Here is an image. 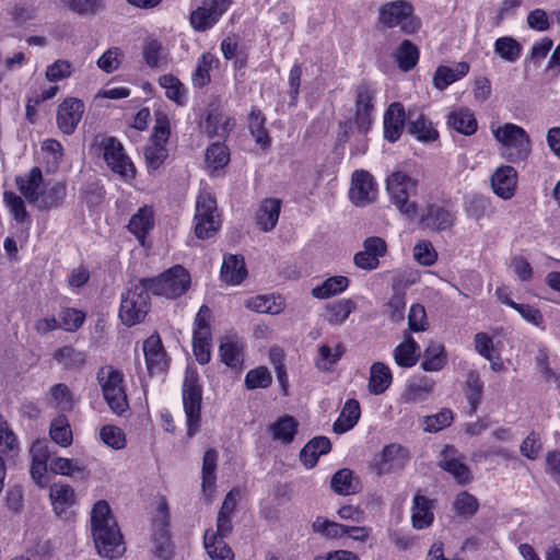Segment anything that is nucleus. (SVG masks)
<instances>
[{
    "mask_svg": "<svg viewBox=\"0 0 560 560\" xmlns=\"http://www.w3.org/2000/svg\"><path fill=\"white\" fill-rule=\"evenodd\" d=\"M266 117L259 109H253L249 114L248 128L257 144L262 149L270 147L271 139L265 127Z\"/></svg>",
    "mask_w": 560,
    "mask_h": 560,
    "instance_id": "38",
    "label": "nucleus"
},
{
    "mask_svg": "<svg viewBox=\"0 0 560 560\" xmlns=\"http://www.w3.org/2000/svg\"><path fill=\"white\" fill-rule=\"evenodd\" d=\"M361 411L359 401L355 399H349L338 419L334 423V431L336 433H345L352 429L359 421Z\"/></svg>",
    "mask_w": 560,
    "mask_h": 560,
    "instance_id": "33",
    "label": "nucleus"
},
{
    "mask_svg": "<svg viewBox=\"0 0 560 560\" xmlns=\"http://www.w3.org/2000/svg\"><path fill=\"white\" fill-rule=\"evenodd\" d=\"M375 92L366 83H361L355 90L354 124L357 132L365 136L371 128L372 113L374 110Z\"/></svg>",
    "mask_w": 560,
    "mask_h": 560,
    "instance_id": "12",
    "label": "nucleus"
},
{
    "mask_svg": "<svg viewBox=\"0 0 560 560\" xmlns=\"http://www.w3.org/2000/svg\"><path fill=\"white\" fill-rule=\"evenodd\" d=\"M220 354L222 362L230 368H241L243 363V343L236 340L225 339L221 342Z\"/></svg>",
    "mask_w": 560,
    "mask_h": 560,
    "instance_id": "40",
    "label": "nucleus"
},
{
    "mask_svg": "<svg viewBox=\"0 0 560 560\" xmlns=\"http://www.w3.org/2000/svg\"><path fill=\"white\" fill-rule=\"evenodd\" d=\"M102 394L110 410L121 416L128 408L127 395L124 387V374L113 365H104L96 374Z\"/></svg>",
    "mask_w": 560,
    "mask_h": 560,
    "instance_id": "4",
    "label": "nucleus"
},
{
    "mask_svg": "<svg viewBox=\"0 0 560 560\" xmlns=\"http://www.w3.org/2000/svg\"><path fill=\"white\" fill-rule=\"evenodd\" d=\"M103 158L107 166L120 177L131 179L136 175L130 159L125 154L122 144L114 137H105L101 141Z\"/></svg>",
    "mask_w": 560,
    "mask_h": 560,
    "instance_id": "11",
    "label": "nucleus"
},
{
    "mask_svg": "<svg viewBox=\"0 0 560 560\" xmlns=\"http://www.w3.org/2000/svg\"><path fill=\"white\" fill-rule=\"evenodd\" d=\"M55 359L62 362L68 368H78L85 362L84 354L71 347H63L57 350Z\"/></svg>",
    "mask_w": 560,
    "mask_h": 560,
    "instance_id": "64",
    "label": "nucleus"
},
{
    "mask_svg": "<svg viewBox=\"0 0 560 560\" xmlns=\"http://www.w3.org/2000/svg\"><path fill=\"white\" fill-rule=\"evenodd\" d=\"M447 124L454 130L470 136L477 130V120L474 114L466 108H458L450 113Z\"/></svg>",
    "mask_w": 560,
    "mask_h": 560,
    "instance_id": "32",
    "label": "nucleus"
},
{
    "mask_svg": "<svg viewBox=\"0 0 560 560\" xmlns=\"http://www.w3.org/2000/svg\"><path fill=\"white\" fill-rule=\"evenodd\" d=\"M246 307L257 313L278 314L282 310L281 303H277L273 296L257 295L246 301Z\"/></svg>",
    "mask_w": 560,
    "mask_h": 560,
    "instance_id": "49",
    "label": "nucleus"
},
{
    "mask_svg": "<svg viewBox=\"0 0 560 560\" xmlns=\"http://www.w3.org/2000/svg\"><path fill=\"white\" fill-rule=\"evenodd\" d=\"M331 489L340 495L354 494L360 490V481L348 468L338 470L330 481Z\"/></svg>",
    "mask_w": 560,
    "mask_h": 560,
    "instance_id": "30",
    "label": "nucleus"
},
{
    "mask_svg": "<svg viewBox=\"0 0 560 560\" xmlns=\"http://www.w3.org/2000/svg\"><path fill=\"white\" fill-rule=\"evenodd\" d=\"M541 450H542V443H541L540 436L534 431H532L524 439V441L522 442V444L520 446L521 454L530 460L536 459L539 456Z\"/></svg>",
    "mask_w": 560,
    "mask_h": 560,
    "instance_id": "63",
    "label": "nucleus"
},
{
    "mask_svg": "<svg viewBox=\"0 0 560 560\" xmlns=\"http://www.w3.org/2000/svg\"><path fill=\"white\" fill-rule=\"evenodd\" d=\"M84 113V104L78 98L65 100L58 107L57 124L65 135H71Z\"/></svg>",
    "mask_w": 560,
    "mask_h": 560,
    "instance_id": "15",
    "label": "nucleus"
},
{
    "mask_svg": "<svg viewBox=\"0 0 560 560\" xmlns=\"http://www.w3.org/2000/svg\"><path fill=\"white\" fill-rule=\"evenodd\" d=\"M43 183L42 171L33 167L28 175L18 178L21 192L38 210H49L60 206L66 197V187L62 184H55L49 188L40 190Z\"/></svg>",
    "mask_w": 560,
    "mask_h": 560,
    "instance_id": "2",
    "label": "nucleus"
},
{
    "mask_svg": "<svg viewBox=\"0 0 560 560\" xmlns=\"http://www.w3.org/2000/svg\"><path fill=\"white\" fill-rule=\"evenodd\" d=\"M153 228V211L148 206L140 208L129 221L128 230L143 244L145 235Z\"/></svg>",
    "mask_w": 560,
    "mask_h": 560,
    "instance_id": "31",
    "label": "nucleus"
},
{
    "mask_svg": "<svg viewBox=\"0 0 560 560\" xmlns=\"http://www.w3.org/2000/svg\"><path fill=\"white\" fill-rule=\"evenodd\" d=\"M101 440L114 450H121L126 446V436L124 431L115 425H104L100 431Z\"/></svg>",
    "mask_w": 560,
    "mask_h": 560,
    "instance_id": "53",
    "label": "nucleus"
},
{
    "mask_svg": "<svg viewBox=\"0 0 560 560\" xmlns=\"http://www.w3.org/2000/svg\"><path fill=\"white\" fill-rule=\"evenodd\" d=\"M49 468L55 474L70 477L84 471V467L78 460L63 457L52 458Z\"/></svg>",
    "mask_w": 560,
    "mask_h": 560,
    "instance_id": "55",
    "label": "nucleus"
},
{
    "mask_svg": "<svg viewBox=\"0 0 560 560\" xmlns=\"http://www.w3.org/2000/svg\"><path fill=\"white\" fill-rule=\"evenodd\" d=\"M49 497L52 501L54 509L58 512H62L75 501L74 490L67 483H54L50 487Z\"/></svg>",
    "mask_w": 560,
    "mask_h": 560,
    "instance_id": "41",
    "label": "nucleus"
},
{
    "mask_svg": "<svg viewBox=\"0 0 560 560\" xmlns=\"http://www.w3.org/2000/svg\"><path fill=\"white\" fill-rule=\"evenodd\" d=\"M202 390L198 377L192 372H187L183 384V404L187 419V435L192 438L200 427V411Z\"/></svg>",
    "mask_w": 560,
    "mask_h": 560,
    "instance_id": "9",
    "label": "nucleus"
},
{
    "mask_svg": "<svg viewBox=\"0 0 560 560\" xmlns=\"http://www.w3.org/2000/svg\"><path fill=\"white\" fill-rule=\"evenodd\" d=\"M502 144L503 155L513 163L524 161L530 153V140L526 131L514 124H505L493 131Z\"/></svg>",
    "mask_w": 560,
    "mask_h": 560,
    "instance_id": "6",
    "label": "nucleus"
},
{
    "mask_svg": "<svg viewBox=\"0 0 560 560\" xmlns=\"http://www.w3.org/2000/svg\"><path fill=\"white\" fill-rule=\"evenodd\" d=\"M218 453L215 450L210 448L205 452L202 460V490L203 493L208 489H212L215 483V469H217Z\"/></svg>",
    "mask_w": 560,
    "mask_h": 560,
    "instance_id": "46",
    "label": "nucleus"
},
{
    "mask_svg": "<svg viewBox=\"0 0 560 560\" xmlns=\"http://www.w3.org/2000/svg\"><path fill=\"white\" fill-rule=\"evenodd\" d=\"M205 548L213 560H233V552L225 544L223 538H219L217 534L207 530L203 536Z\"/></svg>",
    "mask_w": 560,
    "mask_h": 560,
    "instance_id": "36",
    "label": "nucleus"
},
{
    "mask_svg": "<svg viewBox=\"0 0 560 560\" xmlns=\"http://www.w3.org/2000/svg\"><path fill=\"white\" fill-rule=\"evenodd\" d=\"M299 423L292 416L279 417L273 423L268 427L272 439L282 444H290L298 432Z\"/></svg>",
    "mask_w": 560,
    "mask_h": 560,
    "instance_id": "26",
    "label": "nucleus"
},
{
    "mask_svg": "<svg viewBox=\"0 0 560 560\" xmlns=\"http://www.w3.org/2000/svg\"><path fill=\"white\" fill-rule=\"evenodd\" d=\"M10 21L18 27L28 25L36 19V10L31 7L14 4L8 9Z\"/></svg>",
    "mask_w": 560,
    "mask_h": 560,
    "instance_id": "56",
    "label": "nucleus"
},
{
    "mask_svg": "<svg viewBox=\"0 0 560 560\" xmlns=\"http://www.w3.org/2000/svg\"><path fill=\"white\" fill-rule=\"evenodd\" d=\"M378 22L387 27L399 25L405 34H413L421 26V21L413 15L412 5L405 0H396L382 5Z\"/></svg>",
    "mask_w": 560,
    "mask_h": 560,
    "instance_id": "8",
    "label": "nucleus"
},
{
    "mask_svg": "<svg viewBox=\"0 0 560 560\" xmlns=\"http://www.w3.org/2000/svg\"><path fill=\"white\" fill-rule=\"evenodd\" d=\"M147 280L143 278L130 281L126 291L121 294L119 317L127 326L141 323L150 310V295Z\"/></svg>",
    "mask_w": 560,
    "mask_h": 560,
    "instance_id": "3",
    "label": "nucleus"
},
{
    "mask_svg": "<svg viewBox=\"0 0 560 560\" xmlns=\"http://www.w3.org/2000/svg\"><path fill=\"white\" fill-rule=\"evenodd\" d=\"M143 279L147 280V285L154 295L165 296L167 299L180 296L187 291L190 284L189 273L179 265L170 268L156 278Z\"/></svg>",
    "mask_w": 560,
    "mask_h": 560,
    "instance_id": "7",
    "label": "nucleus"
},
{
    "mask_svg": "<svg viewBox=\"0 0 560 560\" xmlns=\"http://www.w3.org/2000/svg\"><path fill=\"white\" fill-rule=\"evenodd\" d=\"M447 362L445 348L442 343L432 341L424 350V360L421 368L428 372H438L442 370Z\"/></svg>",
    "mask_w": 560,
    "mask_h": 560,
    "instance_id": "34",
    "label": "nucleus"
},
{
    "mask_svg": "<svg viewBox=\"0 0 560 560\" xmlns=\"http://www.w3.org/2000/svg\"><path fill=\"white\" fill-rule=\"evenodd\" d=\"M408 326L410 331H425L429 327L427 312L423 305L413 304L408 314Z\"/></svg>",
    "mask_w": 560,
    "mask_h": 560,
    "instance_id": "59",
    "label": "nucleus"
},
{
    "mask_svg": "<svg viewBox=\"0 0 560 560\" xmlns=\"http://www.w3.org/2000/svg\"><path fill=\"white\" fill-rule=\"evenodd\" d=\"M455 450L446 445L441 453L439 466L445 471L452 474L459 483H466L470 480L469 468L457 458L453 457Z\"/></svg>",
    "mask_w": 560,
    "mask_h": 560,
    "instance_id": "22",
    "label": "nucleus"
},
{
    "mask_svg": "<svg viewBox=\"0 0 560 560\" xmlns=\"http://www.w3.org/2000/svg\"><path fill=\"white\" fill-rule=\"evenodd\" d=\"M419 358V346L409 331H405L404 341L394 349L395 362L401 368L413 366Z\"/></svg>",
    "mask_w": 560,
    "mask_h": 560,
    "instance_id": "24",
    "label": "nucleus"
},
{
    "mask_svg": "<svg viewBox=\"0 0 560 560\" xmlns=\"http://www.w3.org/2000/svg\"><path fill=\"white\" fill-rule=\"evenodd\" d=\"M349 285V279L335 276L326 279L320 285L313 288L312 295L316 299H328L343 292Z\"/></svg>",
    "mask_w": 560,
    "mask_h": 560,
    "instance_id": "39",
    "label": "nucleus"
},
{
    "mask_svg": "<svg viewBox=\"0 0 560 560\" xmlns=\"http://www.w3.org/2000/svg\"><path fill=\"white\" fill-rule=\"evenodd\" d=\"M453 421V412L450 409H443L434 416H427L424 418V431L438 432L451 425Z\"/></svg>",
    "mask_w": 560,
    "mask_h": 560,
    "instance_id": "58",
    "label": "nucleus"
},
{
    "mask_svg": "<svg viewBox=\"0 0 560 560\" xmlns=\"http://www.w3.org/2000/svg\"><path fill=\"white\" fill-rule=\"evenodd\" d=\"M408 129L418 140L424 142L434 141L439 136L438 131L432 127L431 121L423 115H419L417 119L410 120Z\"/></svg>",
    "mask_w": 560,
    "mask_h": 560,
    "instance_id": "44",
    "label": "nucleus"
},
{
    "mask_svg": "<svg viewBox=\"0 0 560 560\" xmlns=\"http://www.w3.org/2000/svg\"><path fill=\"white\" fill-rule=\"evenodd\" d=\"M408 459L409 453L405 447L399 444H389L382 451L378 472L388 471L392 467L402 468Z\"/></svg>",
    "mask_w": 560,
    "mask_h": 560,
    "instance_id": "27",
    "label": "nucleus"
},
{
    "mask_svg": "<svg viewBox=\"0 0 560 560\" xmlns=\"http://www.w3.org/2000/svg\"><path fill=\"white\" fill-rule=\"evenodd\" d=\"M232 0H205L191 12L190 23L197 31H206L215 24L228 10Z\"/></svg>",
    "mask_w": 560,
    "mask_h": 560,
    "instance_id": "14",
    "label": "nucleus"
},
{
    "mask_svg": "<svg viewBox=\"0 0 560 560\" xmlns=\"http://www.w3.org/2000/svg\"><path fill=\"white\" fill-rule=\"evenodd\" d=\"M168 153L164 144L160 143H153L148 145L144 150V158L148 167L151 170H158L165 159L167 158Z\"/></svg>",
    "mask_w": 560,
    "mask_h": 560,
    "instance_id": "61",
    "label": "nucleus"
},
{
    "mask_svg": "<svg viewBox=\"0 0 560 560\" xmlns=\"http://www.w3.org/2000/svg\"><path fill=\"white\" fill-rule=\"evenodd\" d=\"M91 523L98 555L109 559L121 556L125 551L122 535L106 501L101 500L94 504L91 512Z\"/></svg>",
    "mask_w": 560,
    "mask_h": 560,
    "instance_id": "1",
    "label": "nucleus"
},
{
    "mask_svg": "<svg viewBox=\"0 0 560 560\" xmlns=\"http://www.w3.org/2000/svg\"><path fill=\"white\" fill-rule=\"evenodd\" d=\"M272 382L269 370L265 366H258L247 372L245 385L248 389L266 388Z\"/></svg>",
    "mask_w": 560,
    "mask_h": 560,
    "instance_id": "54",
    "label": "nucleus"
},
{
    "mask_svg": "<svg viewBox=\"0 0 560 560\" xmlns=\"http://www.w3.org/2000/svg\"><path fill=\"white\" fill-rule=\"evenodd\" d=\"M455 218L451 211L442 206L432 203L427 207L425 214L420 219L424 228L435 231L450 230L454 225Z\"/></svg>",
    "mask_w": 560,
    "mask_h": 560,
    "instance_id": "19",
    "label": "nucleus"
},
{
    "mask_svg": "<svg viewBox=\"0 0 560 560\" xmlns=\"http://www.w3.org/2000/svg\"><path fill=\"white\" fill-rule=\"evenodd\" d=\"M406 121L404 106L400 103H392L384 115V138L390 142L399 139Z\"/></svg>",
    "mask_w": 560,
    "mask_h": 560,
    "instance_id": "18",
    "label": "nucleus"
},
{
    "mask_svg": "<svg viewBox=\"0 0 560 560\" xmlns=\"http://www.w3.org/2000/svg\"><path fill=\"white\" fill-rule=\"evenodd\" d=\"M73 72V66L70 61L58 59L46 70V78L50 82H57L69 78Z\"/></svg>",
    "mask_w": 560,
    "mask_h": 560,
    "instance_id": "62",
    "label": "nucleus"
},
{
    "mask_svg": "<svg viewBox=\"0 0 560 560\" xmlns=\"http://www.w3.org/2000/svg\"><path fill=\"white\" fill-rule=\"evenodd\" d=\"M122 59V50L119 47H110L103 52L96 65L102 71L112 73L120 68Z\"/></svg>",
    "mask_w": 560,
    "mask_h": 560,
    "instance_id": "51",
    "label": "nucleus"
},
{
    "mask_svg": "<svg viewBox=\"0 0 560 560\" xmlns=\"http://www.w3.org/2000/svg\"><path fill=\"white\" fill-rule=\"evenodd\" d=\"M517 185V172L510 165H503L495 170L491 176L493 192L503 200L511 199Z\"/></svg>",
    "mask_w": 560,
    "mask_h": 560,
    "instance_id": "16",
    "label": "nucleus"
},
{
    "mask_svg": "<svg viewBox=\"0 0 560 560\" xmlns=\"http://www.w3.org/2000/svg\"><path fill=\"white\" fill-rule=\"evenodd\" d=\"M160 85L166 90V96L177 103L184 104L185 90L180 81L172 74H164L159 79Z\"/></svg>",
    "mask_w": 560,
    "mask_h": 560,
    "instance_id": "52",
    "label": "nucleus"
},
{
    "mask_svg": "<svg viewBox=\"0 0 560 560\" xmlns=\"http://www.w3.org/2000/svg\"><path fill=\"white\" fill-rule=\"evenodd\" d=\"M247 277L242 255H225L221 267V278L229 284H240Z\"/></svg>",
    "mask_w": 560,
    "mask_h": 560,
    "instance_id": "21",
    "label": "nucleus"
},
{
    "mask_svg": "<svg viewBox=\"0 0 560 560\" xmlns=\"http://www.w3.org/2000/svg\"><path fill=\"white\" fill-rule=\"evenodd\" d=\"M393 375L383 362H375L370 368L369 390L374 395L383 394L392 384Z\"/></svg>",
    "mask_w": 560,
    "mask_h": 560,
    "instance_id": "29",
    "label": "nucleus"
},
{
    "mask_svg": "<svg viewBox=\"0 0 560 560\" xmlns=\"http://www.w3.org/2000/svg\"><path fill=\"white\" fill-rule=\"evenodd\" d=\"M469 71L467 62H458L454 68L440 66L433 77V84L438 90H445L450 84L466 75Z\"/></svg>",
    "mask_w": 560,
    "mask_h": 560,
    "instance_id": "28",
    "label": "nucleus"
},
{
    "mask_svg": "<svg viewBox=\"0 0 560 560\" xmlns=\"http://www.w3.org/2000/svg\"><path fill=\"white\" fill-rule=\"evenodd\" d=\"M281 210V200L277 198H266L259 206L256 213V223L264 232L272 231L279 220Z\"/></svg>",
    "mask_w": 560,
    "mask_h": 560,
    "instance_id": "20",
    "label": "nucleus"
},
{
    "mask_svg": "<svg viewBox=\"0 0 560 560\" xmlns=\"http://www.w3.org/2000/svg\"><path fill=\"white\" fill-rule=\"evenodd\" d=\"M312 528L315 533L329 539L345 536L346 530L343 524L329 521L323 516H318L313 522Z\"/></svg>",
    "mask_w": 560,
    "mask_h": 560,
    "instance_id": "47",
    "label": "nucleus"
},
{
    "mask_svg": "<svg viewBox=\"0 0 560 560\" xmlns=\"http://www.w3.org/2000/svg\"><path fill=\"white\" fill-rule=\"evenodd\" d=\"M453 509L458 516L471 518L479 510V501L471 493L462 491L455 497Z\"/></svg>",
    "mask_w": 560,
    "mask_h": 560,
    "instance_id": "42",
    "label": "nucleus"
},
{
    "mask_svg": "<svg viewBox=\"0 0 560 560\" xmlns=\"http://www.w3.org/2000/svg\"><path fill=\"white\" fill-rule=\"evenodd\" d=\"M235 127V120L231 117H224L218 112L208 114L203 129L209 138L225 139L230 131Z\"/></svg>",
    "mask_w": 560,
    "mask_h": 560,
    "instance_id": "25",
    "label": "nucleus"
},
{
    "mask_svg": "<svg viewBox=\"0 0 560 560\" xmlns=\"http://www.w3.org/2000/svg\"><path fill=\"white\" fill-rule=\"evenodd\" d=\"M229 161V149L221 142L212 143L206 151V163L210 168L214 171L226 166Z\"/></svg>",
    "mask_w": 560,
    "mask_h": 560,
    "instance_id": "45",
    "label": "nucleus"
},
{
    "mask_svg": "<svg viewBox=\"0 0 560 560\" xmlns=\"http://www.w3.org/2000/svg\"><path fill=\"white\" fill-rule=\"evenodd\" d=\"M411 518L415 528L429 527L434 520L433 501L421 494L415 495Z\"/></svg>",
    "mask_w": 560,
    "mask_h": 560,
    "instance_id": "23",
    "label": "nucleus"
},
{
    "mask_svg": "<svg viewBox=\"0 0 560 560\" xmlns=\"http://www.w3.org/2000/svg\"><path fill=\"white\" fill-rule=\"evenodd\" d=\"M143 351L150 375L161 373L167 365L166 352L159 336L152 335L143 342Z\"/></svg>",
    "mask_w": 560,
    "mask_h": 560,
    "instance_id": "17",
    "label": "nucleus"
},
{
    "mask_svg": "<svg viewBox=\"0 0 560 560\" xmlns=\"http://www.w3.org/2000/svg\"><path fill=\"white\" fill-rule=\"evenodd\" d=\"M394 57L402 71H410L418 63L419 49L411 40L405 39L397 47Z\"/></svg>",
    "mask_w": 560,
    "mask_h": 560,
    "instance_id": "35",
    "label": "nucleus"
},
{
    "mask_svg": "<svg viewBox=\"0 0 560 560\" xmlns=\"http://www.w3.org/2000/svg\"><path fill=\"white\" fill-rule=\"evenodd\" d=\"M377 188L373 175L365 170L354 171L351 176L349 198L358 207H364L376 199Z\"/></svg>",
    "mask_w": 560,
    "mask_h": 560,
    "instance_id": "13",
    "label": "nucleus"
},
{
    "mask_svg": "<svg viewBox=\"0 0 560 560\" xmlns=\"http://www.w3.org/2000/svg\"><path fill=\"white\" fill-rule=\"evenodd\" d=\"M195 234L205 240L213 236L220 229L217 200L209 192H200L196 202Z\"/></svg>",
    "mask_w": 560,
    "mask_h": 560,
    "instance_id": "10",
    "label": "nucleus"
},
{
    "mask_svg": "<svg viewBox=\"0 0 560 560\" xmlns=\"http://www.w3.org/2000/svg\"><path fill=\"white\" fill-rule=\"evenodd\" d=\"M418 180L401 171L393 172L386 179V190L399 212L412 220L418 212V206L410 201V196L417 191Z\"/></svg>",
    "mask_w": 560,
    "mask_h": 560,
    "instance_id": "5",
    "label": "nucleus"
},
{
    "mask_svg": "<svg viewBox=\"0 0 560 560\" xmlns=\"http://www.w3.org/2000/svg\"><path fill=\"white\" fill-rule=\"evenodd\" d=\"M355 310V303L350 299H341L326 305V319L331 325H341Z\"/></svg>",
    "mask_w": 560,
    "mask_h": 560,
    "instance_id": "37",
    "label": "nucleus"
},
{
    "mask_svg": "<svg viewBox=\"0 0 560 560\" xmlns=\"http://www.w3.org/2000/svg\"><path fill=\"white\" fill-rule=\"evenodd\" d=\"M214 61L213 55L210 52L203 54L198 62V66L192 74V82L196 86H205L210 81L209 71Z\"/></svg>",
    "mask_w": 560,
    "mask_h": 560,
    "instance_id": "60",
    "label": "nucleus"
},
{
    "mask_svg": "<svg viewBox=\"0 0 560 560\" xmlns=\"http://www.w3.org/2000/svg\"><path fill=\"white\" fill-rule=\"evenodd\" d=\"M467 399L471 409L475 411L479 406L482 397L483 382L477 371H470L466 381Z\"/></svg>",
    "mask_w": 560,
    "mask_h": 560,
    "instance_id": "50",
    "label": "nucleus"
},
{
    "mask_svg": "<svg viewBox=\"0 0 560 560\" xmlns=\"http://www.w3.org/2000/svg\"><path fill=\"white\" fill-rule=\"evenodd\" d=\"M49 435L51 440L62 447L72 443V431L65 416H59L51 421Z\"/></svg>",
    "mask_w": 560,
    "mask_h": 560,
    "instance_id": "43",
    "label": "nucleus"
},
{
    "mask_svg": "<svg viewBox=\"0 0 560 560\" xmlns=\"http://www.w3.org/2000/svg\"><path fill=\"white\" fill-rule=\"evenodd\" d=\"M521 45L512 37H500L494 44V51L502 59L514 62L521 54Z\"/></svg>",
    "mask_w": 560,
    "mask_h": 560,
    "instance_id": "48",
    "label": "nucleus"
},
{
    "mask_svg": "<svg viewBox=\"0 0 560 560\" xmlns=\"http://www.w3.org/2000/svg\"><path fill=\"white\" fill-rule=\"evenodd\" d=\"M210 340L211 335H205L200 331L192 336L194 354L200 364H206L210 361Z\"/></svg>",
    "mask_w": 560,
    "mask_h": 560,
    "instance_id": "57",
    "label": "nucleus"
}]
</instances>
